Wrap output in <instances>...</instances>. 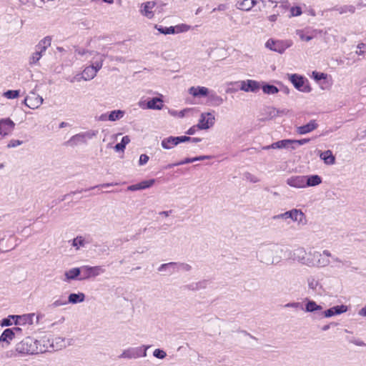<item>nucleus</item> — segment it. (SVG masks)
I'll return each mask as SVG.
<instances>
[{
	"label": "nucleus",
	"mask_w": 366,
	"mask_h": 366,
	"mask_svg": "<svg viewBox=\"0 0 366 366\" xmlns=\"http://www.w3.org/2000/svg\"><path fill=\"white\" fill-rule=\"evenodd\" d=\"M280 249L277 244H269L262 245L257 252V257L258 259L266 264H272L274 262V255Z\"/></svg>",
	"instance_id": "obj_1"
},
{
	"label": "nucleus",
	"mask_w": 366,
	"mask_h": 366,
	"mask_svg": "<svg viewBox=\"0 0 366 366\" xmlns=\"http://www.w3.org/2000/svg\"><path fill=\"white\" fill-rule=\"evenodd\" d=\"M37 340L27 337L16 345V351L21 355H33L42 352L37 347Z\"/></svg>",
	"instance_id": "obj_2"
},
{
	"label": "nucleus",
	"mask_w": 366,
	"mask_h": 366,
	"mask_svg": "<svg viewBox=\"0 0 366 366\" xmlns=\"http://www.w3.org/2000/svg\"><path fill=\"white\" fill-rule=\"evenodd\" d=\"M316 252H307L304 248H298L294 252V259L308 267H315Z\"/></svg>",
	"instance_id": "obj_3"
},
{
	"label": "nucleus",
	"mask_w": 366,
	"mask_h": 366,
	"mask_svg": "<svg viewBox=\"0 0 366 366\" xmlns=\"http://www.w3.org/2000/svg\"><path fill=\"white\" fill-rule=\"evenodd\" d=\"M51 45V39L46 36L41 39L36 46V51L29 58L30 64H36L42 56L46 49Z\"/></svg>",
	"instance_id": "obj_4"
},
{
	"label": "nucleus",
	"mask_w": 366,
	"mask_h": 366,
	"mask_svg": "<svg viewBox=\"0 0 366 366\" xmlns=\"http://www.w3.org/2000/svg\"><path fill=\"white\" fill-rule=\"evenodd\" d=\"M288 76L289 79L298 91L305 93L311 92L312 88L310 86L309 81L306 78L297 74H289Z\"/></svg>",
	"instance_id": "obj_5"
},
{
	"label": "nucleus",
	"mask_w": 366,
	"mask_h": 366,
	"mask_svg": "<svg viewBox=\"0 0 366 366\" xmlns=\"http://www.w3.org/2000/svg\"><path fill=\"white\" fill-rule=\"evenodd\" d=\"M288 218L292 219L294 222H297L299 224H305L306 223V217L300 209H293L274 217V219H276Z\"/></svg>",
	"instance_id": "obj_6"
},
{
	"label": "nucleus",
	"mask_w": 366,
	"mask_h": 366,
	"mask_svg": "<svg viewBox=\"0 0 366 366\" xmlns=\"http://www.w3.org/2000/svg\"><path fill=\"white\" fill-rule=\"evenodd\" d=\"M148 347L142 345L138 347H130L124 350L119 356L121 359H137L139 357H144L147 356V350Z\"/></svg>",
	"instance_id": "obj_7"
},
{
	"label": "nucleus",
	"mask_w": 366,
	"mask_h": 366,
	"mask_svg": "<svg viewBox=\"0 0 366 366\" xmlns=\"http://www.w3.org/2000/svg\"><path fill=\"white\" fill-rule=\"evenodd\" d=\"M79 268L81 276L79 277V280L80 281L96 277L105 272L101 266L90 267L86 265Z\"/></svg>",
	"instance_id": "obj_8"
},
{
	"label": "nucleus",
	"mask_w": 366,
	"mask_h": 366,
	"mask_svg": "<svg viewBox=\"0 0 366 366\" xmlns=\"http://www.w3.org/2000/svg\"><path fill=\"white\" fill-rule=\"evenodd\" d=\"M291 46V43L288 41H274L273 39H269L265 46L274 51L282 54L285 51Z\"/></svg>",
	"instance_id": "obj_9"
},
{
	"label": "nucleus",
	"mask_w": 366,
	"mask_h": 366,
	"mask_svg": "<svg viewBox=\"0 0 366 366\" xmlns=\"http://www.w3.org/2000/svg\"><path fill=\"white\" fill-rule=\"evenodd\" d=\"M229 84H239L240 90L244 91L245 92H257L260 89L259 83L252 79H247L237 82H230Z\"/></svg>",
	"instance_id": "obj_10"
},
{
	"label": "nucleus",
	"mask_w": 366,
	"mask_h": 366,
	"mask_svg": "<svg viewBox=\"0 0 366 366\" xmlns=\"http://www.w3.org/2000/svg\"><path fill=\"white\" fill-rule=\"evenodd\" d=\"M155 7L156 3L153 1L144 2L139 6V13L147 19H152L155 15Z\"/></svg>",
	"instance_id": "obj_11"
},
{
	"label": "nucleus",
	"mask_w": 366,
	"mask_h": 366,
	"mask_svg": "<svg viewBox=\"0 0 366 366\" xmlns=\"http://www.w3.org/2000/svg\"><path fill=\"white\" fill-rule=\"evenodd\" d=\"M102 69V60L98 61L94 63V64H90L84 68L82 71L83 74V80L84 81H90L93 79L96 76L97 72Z\"/></svg>",
	"instance_id": "obj_12"
},
{
	"label": "nucleus",
	"mask_w": 366,
	"mask_h": 366,
	"mask_svg": "<svg viewBox=\"0 0 366 366\" xmlns=\"http://www.w3.org/2000/svg\"><path fill=\"white\" fill-rule=\"evenodd\" d=\"M214 116L212 113H202L199 119V122L196 127L201 130L208 129L214 125Z\"/></svg>",
	"instance_id": "obj_13"
},
{
	"label": "nucleus",
	"mask_w": 366,
	"mask_h": 366,
	"mask_svg": "<svg viewBox=\"0 0 366 366\" xmlns=\"http://www.w3.org/2000/svg\"><path fill=\"white\" fill-rule=\"evenodd\" d=\"M189 139L186 136L169 137L162 140L161 145L165 149H171L182 142H186Z\"/></svg>",
	"instance_id": "obj_14"
},
{
	"label": "nucleus",
	"mask_w": 366,
	"mask_h": 366,
	"mask_svg": "<svg viewBox=\"0 0 366 366\" xmlns=\"http://www.w3.org/2000/svg\"><path fill=\"white\" fill-rule=\"evenodd\" d=\"M315 255V267H323L330 264L329 257H331V253L328 250H324L322 253L316 252Z\"/></svg>",
	"instance_id": "obj_15"
},
{
	"label": "nucleus",
	"mask_w": 366,
	"mask_h": 366,
	"mask_svg": "<svg viewBox=\"0 0 366 366\" xmlns=\"http://www.w3.org/2000/svg\"><path fill=\"white\" fill-rule=\"evenodd\" d=\"M15 124L9 118L0 120V135L4 137L10 134L14 129Z\"/></svg>",
	"instance_id": "obj_16"
},
{
	"label": "nucleus",
	"mask_w": 366,
	"mask_h": 366,
	"mask_svg": "<svg viewBox=\"0 0 366 366\" xmlns=\"http://www.w3.org/2000/svg\"><path fill=\"white\" fill-rule=\"evenodd\" d=\"M92 135L89 133H81L72 136L65 144L70 147H74L81 143H86V138H91Z\"/></svg>",
	"instance_id": "obj_17"
},
{
	"label": "nucleus",
	"mask_w": 366,
	"mask_h": 366,
	"mask_svg": "<svg viewBox=\"0 0 366 366\" xmlns=\"http://www.w3.org/2000/svg\"><path fill=\"white\" fill-rule=\"evenodd\" d=\"M42 103V97L39 95H36L35 94H32L31 96L26 97L24 99V104L32 109L38 108L41 105Z\"/></svg>",
	"instance_id": "obj_18"
},
{
	"label": "nucleus",
	"mask_w": 366,
	"mask_h": 366,
	"mask_svg": "<svg viewBox=\"0 0 366 366\" xmlns=\"http://www.w3.org/2000/svg\"><path fill=\"white\" fill-rule=\"evenodd\" d=\"M347 306L341 305L332 307L325 311L322 312V317L325 318L331 317L335 315H340L347 311Z\"/></svg>",
	"instance_id": "obj_19"
},
{
	"label": "nucleus",
	"mask_w": 366,
	"mask_h": 366,
	"mask_svg": "<svg viewBox=\"0 0 366 366\" xmlns=\"http://www.w3.org/2000/svg\"><path fill=\"white\" fill-rule=\"evenodd\" d=\"M287 184L295 188H305V176H293L287 179Z\"/></svg>",
	"instance_id": "obj_20"
},
{
	"label": "nucleus",
	"mask_w": 366,
	"mask_h": 366,
	"mask_svg": "<svg viewBox=\"0 0 366 366\" xmlns=\"http://www.w3.org/2000/svg\"><path fill=\"white\" fill-rule=\"evenodd\" d=\"M81 276V270L79 267L71 268L69 270L65 271L64 274V278L62 279L65 282H70L72 280H79V277Z\"/></svg>",
	"instance_id": "obj_21"
},
{
	"label": "nucleus",
	"mask_w": 366,
	"mask_h": 366,
	"mask_svg": "<svg viewBox=\"0 0 366 366\" xmlns=\"http://www.w3.org/2000/svg\"><path fill=\"white\" fill-rule=\"evenodd\" d=\"M36 318L37 320L43 318V315L41 313H29L24 314L23 315H9L8 317L4 318L2 320H19L23 319V320H31L34 318Z\"/></svg>",
	"instance_id": "obj_22"
},
{
	"label": "nucleus",
	"mask_w": 366,
	"mask_h": 366,
	"mask_svg": "<svg viewBox=\"0 0 366 366\" xmlns=\"http://www.w3.org/2000/svg\"><path fill=\"white\" fill-rule=\"evenodd\" d=\"M74 344V340L73 339H65L63 337H56L52 343L51 346L56 350H61L62 348L66 347L69 345H72Z\"/></svg>",
	"instance_id": "obj_23"
},
{
	"label": "nucleus",
	"mask_w": 366,
	"mask_h": 366,
	"mask_svg": "<svg viewBox=\"0 0 366 366\" xmlns=\"http://www.w3.org/2000/svg\"><path fill=\"white\" fill-rule=\"evenodd\" d=\"M296 33L302 41H309L315 37L317 33H320V31L317 30L298 29Z\"/></svg>",
	"instance_id": "obj_24"
},
{
	"label": "nucleus",
	"mask_w": 366,
	"mask_h": 366,
	"mask_svg": "<svg viewBox=\"0 0 366 366\" xmlns=\"http://www.w3.org/2000/svg\"><path fill=\"white\" fill-rule=\"evenodd\" d=\"M318 127L317 123L315 120H311L309 123L305 125L298 127L297 128V132L299 134H306L310 133L315 129H316Z\"/></svg>",
	"instance_id": "obj_25"
},
{
	"label": "nucleus",
	"mask_w": 366,
	"mask_h": 366,
	"mask_svg": "<svg viewBox=\"0 0 366 366\" xmlns=\"http://www.w3.org/2000/svg\"><path fill=\"white\" fill-rule=\"evenodd\" d=\"M271 147L272 149H296V147L294 146L293 144V139H282L272 143Z\"/></svg>",
	"instance_id": "obj_26"
},
{
	"label": "nucleus",
	"mask_w": 366,
	"mask_h": 366,
	"mask_svg": "<svg viewBox=\"0 0 366 366\" xmlns=\"http://www.w3.org/2000/svg\"><path fill=\"white\" fill-rule=\"evenodd\" d=\"M188 92L194 97H206L209 94V89L205 86H192Z\"/></svg>",
	"instance_id": "obj_27"
},
{
	"label": "nucleus",
	"mask_w": 366,
	"mask_h": 366,
	"mask_svg": "<svg viewBox=\"0 0 366 366\" xmlns=\"http://www.w3.org/2000/svg\"><path fill=\"white\" fill-rule=\"evenodd\" d=\"M254 6H255L254 0H242L236 4L237 9L244 11H250Z\"/></svg>",
	"instance_id": "obj_28"
},
{
	"label": "nucleus",
	"mask_w": 366,
	"mask_h": 366,
	"mask_svg": "<svg viewBox=\"0 0 366 366\" xmlns=\"http://www.w3.org/2000/svg\"><path fill=\"white\" fill-rule=\"evenodd\" d=\"M164 107L163 100L159 97H154L147 102V109L161 110Z\"/></svg>",
	"instance_id": "obj_29"
},
{
	"label": "nucleus",
	"mask_w": 366,
	"mask_h": 366,
	"mask_svg": "<svg viewBox=\"0 0 366 366\" xmlns=\"http://www.w3.org/2000/svg\"><path fill=\"white\" fill-rule=\"evenodd\" d=\"M14 337V332L10 328L6 329L0 336V343L2 347H4V344L7 346Z\"/></svg>",
	"instance_id": "obj_30"
},
{
	"label": "nucleus",
	"mask_w": 366,
	"mask_h": 366,
	"mask_svg": "<svg viewBox=\"0 0 366 366\" xmlns=\"http://www.w3.org/2000/svg\"><path fill=\"white\" fill-rule=\"evenodd\" d=\"M319 153L320 159L324 161L325 164L327 165H332L335 163V157L332 154L331 150H327L325 152L319 151Z\"/></svg>",
	"instance_id": "obj_31"
},
{
	"label": "nucleus",
	"mask_w": 366,
	"mask_h": 366,
	"mask_svg": "<svg viewBox=\"0 0 366 366\" xmlns=\"http://www.w3.org/2000/svg\"><path fill=\"white\" fill-rule=\"evenodd\" d=\"M307 285L310 290H312L313 292H319L322 286L320 283L319 280L313 276H310L307 279Z\"/></svg>",
	"instance_id": "obj_32"
},
{
	"label": "nucleus",
	"mask_w": 366,
	"mask_h": 366,
	"mask_svg": "<svg viewBox=\"0 0 366 366\" xmlns=\"http://www.w3.org/2000/svg\"><path fill=\"white\" fill-rule=\"evenodd\" d=\"M322 183V178L317 174L305 176V187H315Z\"/></svg>",
	"instance_id": "obj_33"
},
{
	"label": "nucleus",
	"mask_w": 366,
	"mask_h": 366,
	"mask_svg": "<svg viewBox=\"0 0 366 366\" xmlns=\"http://www.w3.org/2000/svg\"><path fill=\"white\" fill-rule=\"evenodd\" d=\"M85 295L83 292L71 293L68 297L67 302L71 304H77L84 302Z\"/></svg>",
	"instance_id": "obj_34"
},
{
	"label": "nucleus",
	"mask_w": 366,
	"mask_h": 366,
	"mask_svg": "<svg viewBox=\"0 0 366 366\" xmlns=\"http://www.w3.org/2000/svg\"><path fill=\"white\" fill-rule=\"evenodd\" d=\"M99 60H102V66L103 62L104 61V56L97 51H91L90 54L87 57L86 61L91 62V64H94V63L97 62Z\"/></svg>",
	"instance_id": "obj_35"
},
{
	"label": "nucleus",
	"mask_w": 366,
	"mask_h": 366,
	"mask_svg": "<svg viewBox=\"0 0 366 366\" xmlns=\"http://www.w3.org/2000/svg\"><path fill=\"white\" fill-rule=\"evenodd\" d=\"M124 114L125 112L124 110H113L108 114V120L110 122L119 120L124 117Z\"/></svg>",
	"instance_id": "obj_36"
},
{
	"label": "nucleus",
	"mask_w": 366,
	"mask_h": 366,
	"mask_svg": "<svg viewBox=\"0 0 366 366\" xmlns=\"http://www.w3.org/2000/svg\"><path fill=\"white\" fill-rule=\"evenodd\" d=\"M322 306L318 305L315 301L312 300H309L305 305V309H304V310L307 312H315L317 311H322Z\"/></svg>",
	"instance_id": "obj_37"
},
{
	"label": "nucleus",
	"mask_w": 366,
	"mask_h": 366,
	"mask_svg": "<svg viewBox=\"0 0 366 366\" xmlns=\"http://www.w3.org/2000/svg\"><path fill=\"white\" fill-rule=\"evenodd\" d=\"M336 10L339 12L340 14H346V13H350L354 14L355 12V6L353 5H345L342 6H340L339 8H337Z\"/></svg>",
	"instance_id": "obj_38"
},
{
	"label": "nucleus",
	"mask_w": 366,
	"mask_h": 366,
	"mask_svg": "<svg viewBox=\"0 0 366 366\" xmlns=\"http://www.w3.org/2000/svg\"><path fill=\"white\" fill-rule=\"evenodd\" d=\"M130 142V139L128 136H124L122 137V141L120 143H118L114 147V149L116 151H124L127 144H128Z\"/></svg>",
	"instance_id": "obj_39"
},
{
	"label": "nucleus",
	"mask_w": 366,
	"mask_h": 366,
	"mask_svg": "<svg viewBox=\"0 0 366 366\" xmlns=\"http://www.w3.org/2000/svg\"><path fill=\"white\" fill-rule=\"evenodd\" d=\"M85 239L81 236H78L74 238L72 241V246L76 248V249H79L81 247H84L86 244Z\"/></svg>",
	"instance_id": "obj_40"
},
{
	"label": "nucleus",
	"mask_w": 366,
	"mask_h": 366,
	"mask_svg": "<svg viewBox=\"0 0 366 366\" xmlns=\"http://www.w3.org/2000/svg\"><path fill=\"white\" fill-rule=\"evenodd\" d=\"M262 89L263 92L267 94H274L279 92L277 86L270 84L263 85Z\"/></svg>",
	"instance_id": "obj_41"
},
{
	"label": "nucleus",
	"mask_w": 366,
	"mask_h": 366,
	"mask_svg": "<svg viewBox=\"0 0 366 366\" xmlns=\"http://www.w3.org/2000/svg\"><path fill=\"white\" fill-rule=\"evenodd\" d=\"M192 269L191 265L187 263H178L175 262L174 272L184 271L189 272Z\"/></svg>",
	"instance_id": "obj_42"
},
{
	"label": "nucleus",
	"mask_w": 366,
	"mask_h": 366,
	"mask_svg": "<svg viewBox=\"0 0 366 366\" xmlns=\"http://www.w3.org/2000/svg\"><path fill=\"white\" fill-rule=\"evenodd\" d=\"M155 29H157L160 33L164 34H170L177 33L175 26H169V27H158L157 25H155Z\"/></svg>",
	"instance_id": "obj_43"
},
{
	"label": "nucleus",
	"mask_w": 366,
	"mask_h": 366,
	"mask_svg": "<svg viewBox=\"0 0 366 366\" xmlns=\"http://www.w3.org/2000/svg\"><path fill=\"white\" fill-rule=\"evenodd\" d=\"M174 266H175V262H169V263L162 264L159 267L158 271L160 272H166V271H169V267H172V272H174Z\"/></svg>",
	"instance_id": "obj_44"
},
{
	"label": "nucleus",
	"mask_w": 366,
	"mask_h": 366,
	"mask_svg": "<svg viewBox=\"0 0 366 366\" xmlns=\"http://www.w3.org/2000/svg\"><path fill=\"white\" fill-rule=\"evenodd\" d=\"M154 182H155V179H152L142 181V182H139V184L141 189H145L151 187L154 184Z\"/></svg>",
	"instance_id": "obj_45"
},
{
	"label": "nucleus",
	"mask_w": 366,
	"mask_h": 366,
	"mask_svg": "<svg viewBox=\"0 0 366 366\" xmlns=\"http://www.w3.org/2000/svg\"><path fill=\"white\" fill-rule=\"evenodd\" d=\"M19 95L18 90H9L4 93V96L7 99H15Z\"/></svg>",
	"instance_id": "obj_46"
},
{
	"label": "nucleus",
	"mask_w": 366,
	"mask_h": 366,
	"mask_svg": "<svg viewBox=\"0 0 366 366\" xmlns=\"http://www.w3.org/2000/svg\"><path fill=\"white\" fill-rule=\"evenodd\" d=\"M276 108L272 107L267 108L266 115L267 119H272L274 118H276Z\"/></svg>",
	"instance_id": "obj_47"
},
{
	"label": "nucleus",
	"mask_w": 366,
	"mask_h": 366,
	"mask_svg": "<svg viewBox=\"0 0 366 366\" xmlns=\"http://www.w3.org/2000/svg\"><path fill=\"white\" fill-rule=\"evenodd\" d=\"M327 74L322 72H317V71H313L312 72V77L315 80L317 81H320L322 79H327Z\"/></svg>",
	"instance_id": "obj_48"
},
{
	"label": "nucleus",
	"mask_w": 366,
	"mask_h": 366,
	"mask_svg": "<svg viewBox=\"0 0 366 366\" xmlns=\"http://www.w3.org/2000/svg\"><path fill=\"white\" fill-rule=\"evenodd\" d=\"M90 51H91L86 50L84 49H80V48H78L75 50V53L77 54L78 55L84 56V60H87V57L89 56Z\"/></svg>",
	"instance_id": "obj_49"
},
{
	"label": "nucleus",
	"mask_w": 366,
	"mask_h": 366,
	"mask_svg": "<svg viewBox=\"0 0 366 366\" xmlns=\"http://www.w3.org/2000/svg\"><path fill=\"white\" fill-rule=\"evenodd\" d=\"M357 49L356 54L359 56L363 55L366 52V44L359 43L357 45Z\"/></svg>",
	"instance_id": "obj_50"
},
{
	"label": "nucleus",
	"mask_w": 366,
	"mask_h": 366,
	"mask_svg": "<svg viewBox=\"0 0 366 366\" xmlns=\"http://www.w3.org/2000/svg\"><path fill=\"white\" fill-rule=\"evenodd\" d=\"M244 177L247 181L252 183H257L259 182V179L257 176L252 174L251 173L249 172L244 174Z\"/></svg>",
	"instance_id": "obj_51"
},
{
	"label": "nucleus",
	"mask_w": 366,
	"mask_h": 366,
	"mask_svg": "<svg viewBox=\"0 0 366 366\" xmlns=\"http://www.w3.org/2000/svg\"><path fill=\"white\" fill-rule=\"evenodd\" d=\"M285 307H292L296 310H304L303 305L301 302H292L285 305Z\"/></svg>",
	"instance_id": "obj_52"
},
{
	"label": "nucleus",
	"mask_w": 366,
	"mask_h": 366,
	"mask_svg": "<svg viewBox=\"0 0 366 366\" xmlns=\"http://www.w3.org/2000/svg\"><path fill=\"white\" fill-rule=\"evenodd\" d=\"M153 355L157 358L164 359L167 356V354L162 350L156 349L153 352Z\"/></svg>",
	"instance_id": "obj_53"
},
{
	"label": "nucleus",
	"mask_w": 366,
	"mask_h": 366,
	"mask_svg": "<svg viewBox=\"0 0 366 366\" xmlns=\"http://www.w3.org/2000/svg\"><path fill=\"white\" fill-rule=\"evenodd\" d=\"M205 285H206V282L204 281L203 282H197V283H194V284H192L190 285H189V287L193 290H199V289H202V288H204L205 287Z\"/></svg>",
	"instance_id": "obj_54"
},
{
	"label": "nucleus",
	"mask_w": 366,
	"mask_h": 366,
	"mask_svg": "<svg viewBox=\"0 0 366 366\" xmlns=\"http://www.w3.org/2000/svg\"><path fill=\"white\" fill-rule=\"evenodd\" d=\"M83 77H84V76H83V74L81 72V73L76 74L73 77L68 79V80L71 83L80 82L81 80H83Z\"/></svg>",
	"instance_id": "obj_55"
},
{
	"label": "nucleus",
	"mask_w": 366,
	"mask_h": 366,
	"mask_svg": "<svg viewBox=\"0 0 366 366\" xmlns=\"http://www.w3.org/2000/svg\"><path fill=\"white\" fill-rule=\"evenodd\" d=\"M211 98L214 102V105L216 106H219L224 102V99L220 96L212 95Z\"/></svg>",
	"instance_id": "obj_56"
},
{
	"label": "nucleus",
	"mask_w": 366,
	"mask_h": 366,
	"mask_svg": "<svg viewBox=\"0 0 366 366\" xmlns=\"http://www.w3.org/2000/svg\"><path fill=\"white\" fill-rule=\"evenodd\" d=\"M290 11L292 16H297L302 14V9L299 6L292 7Z\"/></svg>",
	"instance_id": "obj_57"
},
{
	"label": "nucleus",
	"mask_w": 366,
	"mask_h": 366,
	"mask_svg": "<svg viewBox=\"0 0 366 366\" xmlns=\"http://www.w3.org/2000/svg\"><path fill=\"white\" fill-rule=\"evenodd\" d=\"M66 303H67V302L66 300H64L61 299H58L52 303L51 306L53 307H57L63 306V305H66Z\"/></svg>",
	"instance_id": "obj_58"
},
{
	"label": "nucleus",
	"mask_w": 366,
	"mask_h": 366,
	"mask_svg": "<svg viewBox=\"0 0 366 366\" xmlns=\"http://www.w3.org/2000/svg\"><path fill=\"white\" fill-rule=\"evenodd\" d=\"M175 27L177 29L176 30L177 33L182 32V31H187L190 29V26L187 24H181V25L175 26Z\"/></svg>",
	"instance_id": "obj_59"
},
{
	"label": "nucleus",
	"mask_w": 366,
	"mask_h": 366,
	"mask_svg": "<svg viewBox=\"0 0 366 366\" xmlns=\"http://www.w3.org/2000/svg\"><path fill=\"white\" fill-rule=\"evenodd\" d=\"M228 9V6L226 4H220L217 7L214 8L212 11H224Z\"/></svg>",
	"instance_id": "obj_60"
},
{
	"label": "nucleus",
	"mask_w": 366,
	"mask_h": 366,
	"mask_svg": "<svg viewBox=\"0 0 366 366\" xmlns=\"http://www.w3.org/2000/svg\"><path fill=\"white\" fill-rule=\"evenodd\" d=\"M149 157L147 154H141L139 160V165H144L149 161Z\"/></svg>",
	"instance_id": "obj_61"
},
{
	"label": "nucleus",
	"mask_w": 366,
	"mask_h": 366,
	"mask_svg": "<svg viewBox=\"0 0 366 366\" xmlns=\"http://www.w3.org/2000/svg\"><path fill=\"white\" fill-rule=\"evenodd\" d=\"M310 139H299V140H295V139H293V144H294V146L296 147V145H303L305 144H307L310 142Z\"/></svg>",
	"instance_id": "obj_62"
},
{
	"label": "nucleus",
	"mask_w": 366,
	"mask_h": 366,
	"mask_svg": "<svg viewBox=\"0 0 366 366\" xmlns=\"http://www.w3.org/2000/svg\"><path fill=\"white\" fill-rule=\"evenodd\" d=\"M276 112H277L276 117L285 116V115H287L289 113V110H287L286 109H279L276 108Z\"/></svg>",
	"instance_id": "obj_63"
},
{
	"label": "nucleus",
	"mask_w": 366,
	"mask_h": 366,
	"mask_svg": "<svg viewBox=\"0 0 366 366\" xmlns=\"http://www.w3.org/2000/svg\"><path fill=\"white\" fill-rule=\"evenodd\" d=\"M22 144V142L17 139H12L8 144V147H15Z\"/></svg>",
	"instance_id": "obj_64"
}]
</instances>
